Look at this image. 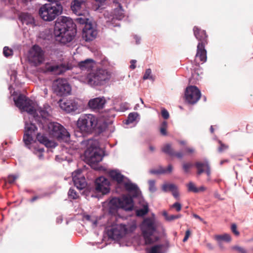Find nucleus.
I'll list each match as a JSON object with an SVG mask.
<instances>
[{
  "label": "nucleus",
  "mask_w": 253,
  "mask_h": 253,
  "mask_svg": "<svg viewBox=\"0 0 253 253\" xmlns=\"http://www.w3.org/2000/svg\"><path fill=\"white\" fill-rule=\"evenodd\" d=\"M110 119L99 120L95 115L87 114L82 115L77 121V131L82 135L91 134L93 131L101 133L113 123L115 115Z\"/></svg>",
  "instance_id": "obj_1"
},
{
  "label": "nucleus",
  "mask_w": 253,
  "mask_h": 253,
  "mask_svg": "<svg viewBox=\"0 0 253 253\" xmlns=\"http://www.w3.org/2000/svg\"><path fill=\"white\" fill-rule=\"evenodd\" d=\"M77 33L76 24L71 18L61 16L55 21L53 34L55 40L60 43L66 44L70 42Z\"/></svg>",
  "instance_id": "obj_2"
},
{
  "label": "nucleus",
  "mask_w": 253,
  "mask_h": 253,
  "mask_svg": "<svg viewBox=\"0 0 253 253\" xmlns=\"http://www.w3.org/2000/svg\"><path fill=\"white\" fill-rule=\"evenodd\" d=\"M81 144H84L86 146L84 153V162L95 170H105V168L99 164L106 155L105 150L101 148L99 141L88 139L82 141Z\"/></svg>",
  "instance_id": "obj_3"
},
{
  "label": "nucleus",
  "mask_w": 253,
  "mask_h": 253,
  "mask_svg": "<svg viewBox=\"0 0 253 253\" xmlns=\"http://www.w3.org/2000/svg\"><path fill=\"white\" fill-rule=\"evenodd\" d=\"M132 200L126 196L121 197H112L108 202V213L111 216H116L118 214L120 209L126 211H131L134 210V207L131 205Z\"/></svg>",
  "instance_id": "obj_4"
},
{
  "label": "nucleus",
  "mask_w": 253,
  "mask_h": 253,
  "mask_svg": "<svg viewBox=\"0 0 253 253\" xmlns=\"http://www.w3.org/2000/svg\"><path fill=\"white\" fill-rule=\"evenodd\" d=\"M61 3H46L42 5L39 10V14L45 21L50 22L61 15L63 12Z\"/></svg>",
  "instance_id": "obj_5"
},
{
  "label": "nucleus",
  "mask_w": 253,
  "mask_h": 253,
  "mask_svg": "<svg viewBox=\"0 0 253 253\" xmlns=\"http://www.w3.org/2000/svg\"><path fill=\"white\" fill-rule=\"evenodd\" d=\"M137 225L134 221L127 222L126 224H115L111 227L108 235L113 240L119 241L126 235L133 233Z\"/></svg>",
  "instance_id": "obj_6"
},
{
  "label": "nucleus",
  "mask_w": 253,
  "mask_h": 253,
  "mask_svg": "<svg viewBox=\"0 0 253 253\" xmlns=\"http://www.w3.org/2000/svg\"><path fill=\"white\" fill-rule=\"evenodd\" d=\"M142 234L146 245H151L159 240L158 236H155L154 239L152 236L156 231L157 227L154 220L150 217L144 219L140 225Z\"/></svg>",
  "instance_id": "obj_7"
},
{
  "label": "nucleus",
  "mask_w": 253,
  "mask_h": 253,
  "mask_svg": "<svg viewBox=\"0 0 253 253\" xmlns=\"http://www.w3.org/2000/svg\"><path fill=\"white\" fill-rule=\"evenodd\" d=\"M13 101L15 105L17 107L21 110L31 115L36 121L41 123L40 121V118L33 105L32 100L25 95L20 93L17 97H13Z\"/></svg>",
  "instance_id": "obj_8"
},
{
  "label": "nucleus",
  "mask_w": 253,
  "mask_h": 253,
  "mask_svg": "<svg viewBox=\"0 0 253 253\" xmlns=\"http://www.w3.org/2000/svg\"><path fill=\"white\" fill-rule=\"evenodd\" d=\"M111 78V74L107 70L97 68L94 72L88 74L86 77L87 84L91 86L105 84Z\"/></svg>",
  "instance_id": "obj_9"
},
{
  "label": "nucleus",
  "mask_w": 253,
  "mask_h": 253,
  "mask_svg": "<svg viewBox=\"0 0 253 253\" xmlns=\"http://www.w3.org/2000/svg\"><path fill=\"white\" fill-rule=\"evenodd\" d=\"M193 32L195 38L199 41L195 56L199 57L201 61L205 62L207 59L205 45L207 43L208 35L205 30H202L197 26L194 27Z\"/></svg>",
  "instance_id": "obj_10"
},
{
  "label": "nucleus",
  "mask_w": 253,
  "mask_h": 253,
  "mask_svg": "<svg viewBox=\"0 0 253 253\" xmlns=\"http://www.w3.org/2000/svg\"><path fill=\"white\" fill-rule=\"evenodd\" d=\"M49 132L58 141H66L70 137V134L61 124L57 122H50L48 125Z\"/></svg>",
  "instance_id": "obj_11"
},
{
  "label": "nucleus",
  "mask_w": 253,
  "mask_h": 253,
  "mask_svg": "<svg viewBox=\"0 0 253 253\" xmlns=\"http://www.w3.org/2000/svg\"><path fill=\"white\" fill-rule=\"evenodd\" d=\"M126 181H124L122 185H124L125 190L128 192V194L123 195L122 196H126L128 198H131L132 201L130 203L131 205L135 207L134 199H139L143 197L142 192L138 186V185L133 183L128 178H126Z\"/></svg>",
  "instance_id": "obj_12"
},
{
  "label": "nucleus",
  "mask_w": 253,
  "mask_h": 253,
  "mask_svg": "<svg viewBox=\"0 0 253 253\" xmlns=\"http://www.w3.org/2000/svg\"><path fill=\"white\" fill-rule=\"evenodd\" d=\"M52 88L54 92L59 96L69 95L72 91L70 84L65 79L56 80L53 84Z\"/></svg>",
  "instance_id": "obj_13"
},
{
  "label": "nucleus",
  "mask_w": 253,
  "mask_h": 253,
  "mask_svg": "<svg viewBox=\"0 0 253 253\" xmlns=\"http://www.w3.org/2000/svg\"><path fill=\"white\" fill-rule=\"evenodd\" d=\"M73 69L72 64L61 63L58 65L53 64L50 62H46L44 66L45 72L54 75H60L66 71Z\"/></svg>",
  "instance_id": "obj_14"
},
{
  "label": "nucleus",
  "mask_w": 253,
  "mask_h": 253,
  "mask_svg": "<svg viewBox=\"0 0 253 253\" xmlns=\"http://www.w3.org/2000/svg\"><path fill=\"white\" fill-rule=\"evenodd\" d=\"M44 51L38 44L34 45L29 52V61L39 65L42 63L44 60Z\"/></svg>",
  "instance_id": "obj_15"
},
{
  "label": "nucleus",
  "mask_w": 253,
  "mask_h": 253,
  "mask_svg": "<svg viewBox=\"0 0 253 253\" xmlns=\"http://www.w3.org/2000/svg\"><path fill=\"white\" fill-rule=\"evenodd\" d=\"M184 95L186 102L188 104H194L201 98V92L197 86L190 85L186 88Z\"/></svg>",
  "instance_id": "obj_16"
},
{
  "label": "nucleus",
  "mask_w": 253,
  "mask_h": 253,
  "mask_svg": "<svg viewBox=\"0 0 253 253\" xmlns=\"http://www.w3.org/2000/svg\"><path fill=\"white\" fill-rule=\"evenodd\" d=\"M25 131L23 140L27 148H30V144L34 140L33 134L37 130L38 128L35 124L33 123L25 122Z\"/></svg>",
  "instance_id": "obj_17"
},
{
  "label": "nucleus",
  "mask_w": 253,
  "mask_h": 253,
  "mask_svg": "<svg viewBox=\"0 0 253 253\" xmlns=\"http://www.w3.org/2000/svg\"><path fill=\"white\" fill-rule=\"evenodd\" d=\"M109 184L108 180L105 177L99 176L95 180L94 190L95 192L101 193L103 195L107 194L110 192V188L108 186Z\"/></svg>",
  "instance_id": "obj_18"
},
{
  "label": "nucleus",
  "mask_w": 253,
  "mask_h": 253,
  "mask_svg": "<svg viewBox=\"0 0 253 253\" xmlns=\"http://www.w3.org/2000/svg\"><path fill=\"white\" fill-rule=\"evenodd\" d=\"M60 108L68 113L77 114L79 113V105L75 99H67L64 101H60Z\"/></svg>",
  "instance_id": "obj_19"
},
{
  "label": "nucleus",
  "mask_w": 253,
  "mask_h": 253,
  "mask_svg": "<svg viewBox=\"0 0 253 253\" xmlns=\"http://www.w3.org/2000/svg\"><path fill=\"white\" fill-rule=\"evenodd\" d=\"M97 34L96 30L93 27L92 23L86 24L83 29L82 37L85 42H88L95 39Z\"/></svg>",
  "instance_id": "obj_20"
},
{
  "label": "nucleus",
  "mask_w": 253,
  "mask_h": 253,
  "mask_svg": "<svg viewBox=\"0 0 253 253\" xmlns=\"http://www.w3.org/2000/svg\"><path fill=\"white\" fill-rule=\"evenodd\" d=\"M118 4V7L114 8L112 13V24L114 27H120V23L119 22L115 23V21H121L125 17L124 10L121 3L117 2Z\"/></svg>",
  "instance_id": "obj_21"
},
{
  "label": "nucleus",
  "mask_w": 253,
  "mask_h": 253,
  "mask_svg": "<svg viewBox=\"0 0 253 253\" xmlns=\"http://www.w3.org/2000/svg\"><path fill=\"white\" fill-rule=\"evenodd\" d=\"M106 101L104 97H98L91 99L87 103L88 107L92 110H100L104 107Z\"/></svg>",
  "instance_id": "obj_22"
},
{
  "label": "nucleus",
  "mask_w": 253,
  "mask_h": 253,
  "mask_svg": "<svg viewBox=\"0 0 253 253\" xmlns=\"http://www.w3.org/2000/svg\"><path fill=\"white\" fill-rule=\"evenodd\" d=\"M169 241L165 244H157L146 249L147 253H166L169 248Z\"/></svg>",
  "instance_id": "obj_23"
},
{
  "label": "nucleus",
  "mask_w": 253,
  "mask_h": 253,
  "mask_svg": "<svg viewBox=\"0 0 253 253\" xmlns=\"http://www.w3.org/2000/svg\"><path fill=\"white\" fill-rule=\"evenodd\" d=\"M138 204L141 208L135 209V214L137 217H143L149 212L148 203L145 200L143 197L138 199Z\"/></svg>",
  "instance_id": "obj_24"
},
{
  "label": "nucleus",
  "mask_w": 253,
  "mask_h": 253,
  "mask_svg": "<svg viewBox=\"0 0 253 253\" xmlns=\"http://www.w3.org/2000/svg\"><path fill=\"white\" fill-rule=\"evenodd\" d=\"M196 67L192 70L191 77L189 79V83L191 84H196L197 82L202 79L203 69L200 66L199 63H196Z\"/></svg>",
  "instance_id": "obj_25"
},
{
  "label": "nucleus",
  "mask_w": 253,
  "mask_h": 253,
  "mask_svg": "<svg viewBox=\"0 0 253 253\" xmlns=\"http://www.w3.org/2000/svg\"><path fill=\"white\" fill-rule=\"evenodd\" d=\"M109 175L114 181L118 184L122 185L127 177L122 174L119 169H112L109 172Z\"/></svg>",
  "instance_id": "obj_26"
},
{
  "label": "nucleus",
  "mask_w": 253,
  "mask_h": 253,
  "mask_svg": "<svg viewBox=\"0 0 253 253\" xmlns=\"http://www.w3.org/2000/svg\"><path fill=\"white\" fill-rule=\"evenodd\" d=\"M18 19L23 25H33L35 24L34 17L28 12H22L18 15Z\"/></svg>",
  "instance_id": "obj_27"
},
{
  "label": "nucleus",
  "mask_w": 253,
  "mask_h": 253,
  "mask_svg": "<svg viewBox=\"0 0 253 253\" xmlns=\"http://www.w3.org/2000/svg\"><path fill=\"white\" fill-rule=\"evenodd\" d=\"M81 194L84 196L86 199L91 198H99V195L95 193L93 186L87 185L81 192Z\"/></svg>",
  "instance_id": "obj_28"
},
{
  "label": "nucleus",
  "mask_w": 253,
  "mask_h": 253,
  "mask_svg": "<svg viewBox=\"0 0 253 253\" xmlns=\"http://www.w3.org/2000/svg\"><path fill=\"white\" fill-rule=\"evenodd\" d=\"M95 61L90 58H87L78 63V66L82 71H89L93 67Z\"/></svg>",
  "instance_id": "obj_29"
},
{
  "label": "nucleus",
  "mask_w": 253,
  "mask_h": 253,
  "mask_svg": "<svg viewBox=\"0 0 253 253\" xmlns=\"http://www.w3.org/2000/svg\"><path fill=\"white\" fill-rule=\"evenodd\" d=\"M173 167L171 164L168 166L167 169H164L162 167H160L159 169H152L149 170V173L152 174H161L170 173L172 172Z\"/></svg>",
  "instance_id": "obj_30"
},
{
  "label": "nucleus",
  "mask_w": 253,
  "mask_h": 253,
  "mask_svg": "<svg viewBox=\"0 0 253 253\" xmlns=\"http://www.w3.org/2000/svg\"><path fill=\"white\" fill-rule=\"evenodd\" d=\"M73 181L74 185L77 189L80 190H82L87 186L84 177L80 178H75V180Z\"/></svg>",
  "instance_id": "obj_31"
},
{
  "label": "nucleus",
  "mask_w": 253,
  "mask_h": 253,
  "mask_svg": "<svg viewBox=\"0 0 253 253\" xmlns=\"http://www.w3.org/2000/svg\"><path fill=\"white\" fill-rule=\"evenodd\" d=\"M82 2L79 0H74L71 5V9L73 12L78 15H81L82 14L79 12V10L81 8Z\"/></svg>",
  "instance_id": "obj_32"
},
{
  "label": "nucleus",
  "mask_w": 253,
  "mask_h": 253,
  "mask_svg": "<svg viewBox=\"0 0 253 253\" xmlns=\"http://www.w3.org/2000/svg\"><path fill=\"white\" fill-rule=\"evenodd\" d=\"M208 160L205 159L204 162H197L194 164V166L197 169V173L198 175H200L205 172L204 168H206V164L208 163Z\"/></svg>",
  "instance_id": "obj_33"
},
{
  "label": "nucleus",
  "mask_w": 253,
  "mask_h": 253,
  "mask_svg": "<svg viewBox=\"0 0 253 253\" xmlns=\"http://www.w3.org/2000/svg\"><path fill=\"white\" fill-rule=\"evenodd\" d=\"M40 113V116L39 115V116L40 118V121L41 123L38 122L34 119V121L39 125L40 126H41V127H44V123L42 122V121H45L46 118L49 116V113L46 110L42 109L40 110L39 111ZM34 119H35L34 118Z\"/></svg>",
  "instance_id": "obj_34"
},
{
  "label": "nucleus",
  "mask_w": 253,
  "mask_h": 253,
  "mask_svg": "<svg viewBox=\"0 0 253 253\" xmlns=\"http://www.w3.org/2000/svg\"><path fill=\"white\" fill-rule=\"evenodd\" d=\"M30 150H33V153L35 154H37V152H40V153H42L44 151V149L43 147H41L37 142L36 140H34L32 144H30V148H28Z\"/></svg>",
  "instance_id": "obj_35"
},
{
  "label": "nucleus",
  "mask_w": 253,
  "mask_h": 253,
  "mask_svg": "<svg viewBox=\"0 0 253 253\" xmlns=\"http://www.w3.org/2000/svg\"><path fill=\"white\" fill-rule=\"evenodd\" d=\"M215 239L217 241H225L226 242H230L231 241V237L230 234L224 233L222 235H216L215 236Z\"/></svg>",
  "instance_id": "obj_36"
},
{
  "label": "nucleus",
  "mask_w": 253,
  "mask_h": 253,
  "mask_svg": "<svg viewBox=\"0 0 253 253\" xmlns=\"http://www.w3.org/2000/svg\"><path fill=\"white\" fill-rule=\"evenodd\" d=\"M163 215L164 216L165 219L168 221H171L175 219L179 218L182 217V215L181 214H178L177 215H169L168 213L166 211H163Z\"/></svg>",
  "instance_id": "obj_37"
},
{
  "label": "nucleus",
  "mask_w": 253,
  "mask_h": 253,
  "mask_svg": "<svg viewBox=\"0 0 253 253\" xmlns=\"http://www.w3.org/2000/svg\"><path fill=\"white\" fill-rule=\"evenodd\" d=\"M162 151L170 157H173L174 151L172 149L170 144L167 143L164 145L162 148Z\"/></svg>",
  "instance_id": "obj_38"
},
{
  "label": "nucleus",
  "mask_w": 253,
  "mask_h": 253,
  "mask_svg": "<svg viewBox=\"0 0 253 253\" xmlns=\"http://www.w3.org/2000/svg\"><path fill=\"white\" fill-rule=\"evenodd\" d=\"M138 116L139 114L137 112L130 113L128 115L127 119L126 120L125 124L126 125H129V124L133 123L136 120L137 117Z\"/></svg>",
  "instance_id": "obj_39"
},
{
  "label": "nucleus",
  "mask_w": 253,
  "mask_h": 253,
  "mask_svg": "<svg viewBox=\"0 0 253 253\" xmlns=\"http://www.w3.org/2000/svg\"><path fill=\"white\" fill-rule=\"evenodd\" d=\"M176 189H177V186L173 183H166L163 184L162 186V190L165 192H167L169 191L171 192Z\"/></svg>",
  "instance_id": "obj_40"
},
{
  "label": "nucleus",
  "mask_w": 253,
  "mask_h": 253,
  "mask_svg": "<svg viewBox=\"0 0 253 253\" xmlns=\"http://www.w3.org/2000/svg\"><path fill=\"white\" fill-rule=\"evenodd\" d=\"M47 136L44 134H41V133L39 132L36 135V141H38L40 144H44V143L45 142V141L46 140V139H47Z\"/></svg>",
  "instance_id": "obj_41"
},
{
  "label": "nucleus",
  "mask_w": 253,
  "mask_h": 253,
  "mask_svg": "<svg viewBox=\"0 0 253 253\" xmlns=\"http://www.w3.org/2000/svg\"><path fill=\"white\" fill-rule=\"evenodd\" d=\"M68 196L70 199L76 200L79 198V196L76 190L73 188H70L68 192Z\"/></svg>",
  "instance_id": "obj_42"
},
{
  "label": "nucleus",
  "mask_w": 253,
  "mask_h": 253,
  "mask_svg": "<svg viewBox=\"0 0 253 253\" xmlns=\"http://www.w3.org/2000/svg\"><path fill=\"white\" fill-rule=\"evenodd\" d=\"M167 127H168V123L166 121H163L160 127V131L162 135L166 136L167 135Z\"/></svg>",
  "instance_id": "obj_43"
},
{
  "label": "nucleus",
  "mask_w": 253,
  "mask_h": 253,
  "mask_svg": "<svg viewBox=\"0 0 253 253\" xmlns=\"http://www.w3.org/2000/svg\"><path fill=\"white\" fill-rule=\"evenodd\" d=\"M186 186L188 192H193L195 193H199L198 187L196 186V185L194 184L193 182L190 181L187 184Z\"/></svg>",
  "instance_id": "obj_44"
},
{
  "label": "nucleus",
  "mask_w": 253,
  "mask_h": 253,
  "mask_svg": "<svg viewBox=\"0 0 253 253\" xmlns=\"http://www.w3.org/2000/svg\"><path fill=\"white\" fill-rule=\"evenodd\" d=\"M83 170L81 169H78L74 171L72 173L73 181L75 180V178H80L84 177L81 175Z\"/></svg>",
  "instance_id": "obj_45"
},
{
  "label": "nucleus",
  "mask_w": 253,
  "mask_h": 253,
  "mask_svg": "<svg viewBox=\"0 0 253 253\" xmlns=\"http://www.w3.org/2000/svg\"><path fill=\"white\" fill-rule=\"evenodd\" d=\"M43 145L47 148H54L57 146V143L47 138Z\"/></svg>",
  "instance_id": "obj_46"
},
{
  "label": "nucleus",
  "mask_w": 253,
  "mask_h": 253,
  "mask_svg": "<svg viewBox=\"0 0 253 253\" xmlns=\"http://www.w3.org/2000/svg\"><path fill=\"white\" fill-rule=\"evenodd\" d=\"M75 20L77 23L81 25H84V26H85L86 24L92 23L89 19L87 18L79 17L77 18Z\"/></svg>",
  "instance_id": "obj_47"
},
{
  "label": "nucleus",
  "mask_w": 253,
  "mask_h": 253,
  "mask_svg": "<svg viewBox=\"0 0 253 253\" xmlns=\"http://www.w3.org/2000/svg\"><path fill=\"white\" fill-rule=\"evenodd\" d=\"M155 182L156 181L155 180H149L148 181L149 190L151 193H154L157 190V188L155 186Z\"/></svg>",
  "instance_id": "obj_48"
},
{
  "label": "nucleus",
  "mask_w": 253,
  "mask_h": 253,
  "mask_svg": "<svg viewBox=\"0 0 253 253\" xmlns=\"http://www.w3.org/2000/svg\"><path fill=\"white\" fill-rule=\"evenodd\" d=\"M13 50L8 46H4L3 49V54L5 57H8L13 55Z\"/></svg>",
  "instance_id": "obj_49"
},
{
  "label": "nucleus",
  "mask_w": 253,
  "mask_h": 253,
  "mask_svg": "<svg viewBox=\"0 0 253 253\" xmlns=\"http://www.w3.org/2000/svg\"><path fill=\"white\" fill-rule=\"evenodd\" d=\"M231 249L233 251H237L239 253H248V251L245 248L238 245L232 246Z\"/></svg>",
  "instance_id": "obj_50"
},
{
  "label": "nucleus",
  "mask_w": 253,
  "mask_h": 253,
  "mask_svg": "<svg viewBox=\"0 0 253 253\" xmlns=\"http://www.w3.org/2000/svg\"><path fill=\"white\" fill-rule=\"evenodd\" d=\"M151 70L150 68L147 69L145 70V73L143 76V79L144 80H146L148 79H152V76H151Z\"/></svg>",
  "instance_id": "obj_51"
},
{
  "label": "nucleus",
  "mask_w": 253,
  "mask_h": 253,
  "mask_svg": "<svg viewBox=\"0 0 253 253\" xmlns=\"http://www.w3.org/2000/svg\"><path fill=\"white\" fill-rule=\"evenodd\" d=\"M161 115L165 120H167L169 117V114L168 111L165 108H162Z\"/></svg>",
  "instance_id": "obj_52"
},
{
  "label": "nucleus",
  "mask_w": 253,
  "mask_h": 253,
  "mask_svg": "<svg viewBox=\"0 0 253 253\" xmlns=\"http://www.w3.org/2000/svg\"><path fill=\"white\" fill-rule=\"evenodd\" d=\"M193 166L192 164L191 163H184L182 165V169L185 173H188L190 170V169L192 168Z\"/></svg>",
  "instance_id": "obj_53"
},
{
  "label": "nucleus",
  "mask_w": 253,
  "mask_h": 253,
  "mask_svg": "<svg viewBox=\"0 0 253 253\" xmlns=\"http://www.w3.org/2000/svg\"><path fill=\"white\" fill-rule=\"evenodd\" d=\"M18 176L16 175H9L6 179V182L12 184L14 182Z\"/></svg>",
  "instance_id": "obj_54"
},
{
  "label": "nucleus",
  "mask_w": 253,
  "mask_h": 253,
  "mask_svg": "<svg viewBox=\"0 0 253 253\" xmlns=\"http://www.w3.org/2000/svg\"><path fill=\"white\" fill-rule=\"evenodd\" d=\"M170 207H171V208L175 209V210L177 211H179L181 210L182 205L179 202H176L174 203H173L171 206Z\"/></svg>",
  "instance_id": "obj_55"
},
{
  "label": "nucleus",
  "mask_w": 253,
  "mask_h": 253,
  "mask_svg": "<svg viewBox=\"0 0 253 253\" xmlns=\"http://www.w3.org/2000/svg\"><path fill=\"white\" fill-rule=\"evenodd\" d=\"M231 230L235 235L237 236L239 235L240 232L238 231L237 225L235 223H232L231 224Z\"/></svg>",
  "instance_id": "obj_56"
},
{
  "label": "nucleus",
  "mask_w": 253,
  "mask_h": 253,
  "mask_svg": "<svg viewBox=\"0 0 253 253\" xmlns=\"http://www.w3.org/2000/svg\"><path fill=\"white\" fill-rule=\"evenodd\" d=\"M218 142L220 144V146L218 149L219 152H222L224 150L228 149V146L222 143L220 140H218Z\"/></svg>",
  "instance_id": "obj_57"
},
{
  "label": "nucleus",
  "mask_w": 253,
  "mask_h": 253,
  "mask_svg": "<svg viewBox=\"0 0 253 253\" xmlns=\"http://www.w3.org/2000/svg\"><path fill=\"white\" fill-rule=\"evenodd\" d=\"M190 234H191V231L189 229H188L186 231L185 233V236L182 240L183 242H185L187 241V240L188 239V238L190 235Z\"/></svg>",
  "instance_id": "obj_58"
},
{
  "label": "nucleus",
  "mask_w": 253,
  "mask_h": 253,
  "mask_svg": "<svg viewBox=\"0 0 253 253\" xmlns=\"http://www.w3.org/2000/svg\"><path fill=\"white\" fill-rule=\"evenodd\" d=\"M205 168L206 169L205 170V172H206L208 176H210L211 173V168L209 163L206 164V167Z\"/></svg>",
  "instance_id": "obj_59"
},
{
  "label": "nucleus",
  "mask_w": 253,
  "mask_h": 253,
  "mask_svg": "<svg viewBox=\"0 0 253 253\" xmlns=\"http://www.w3.org/2000/svg\"><path fill=\"white\" fill-rule=\"evenodd\" d=\"M184 154L182 152H173V157H176L178 159H182L183 157Z\"/></svg>",
  "instance_id": "obj_60"
},
{
  "label": "nucleus",
  "mask_w": 253,
  "mask_h": 253,
  "mask_svg": "<svg viewBox=\"0 0 253 253\" xmlns=\"http://www.w3.org/2000/svg\"><path fill=\"white\" fill-rule=\"evenodd\" d=\"M17 72L16 71H12V73L10 75V79L11 80H13L14 81H15L16 78H17Z\"/></svg>",
  "instance_id": "obj_61"
},
{
  "label": "nucleus",
  "mask_w": 253,
  "mask_h": 253,
  "mask_svg": "<svg viewBox=\"0 0 253 253\" xmlns=\"http://www.w3.org/2000/svg\"><path fill=\"white\" fill-rule=\"evenodd\" d=\"M172 195L174 197V198L177 199L179 198V192L178 191V188L176 190H174L173 191H171Z\"/></svg>",
  "instance_id": "obj_62"
},
{
  "label": "nucleus",
  "mask_w": 253,
  "mask_h": 253,
  "mask_svg": "<svg viewBox=\"0 0 253 253\" xmlns=\"http://www.w3.org/2000/svg\"><path fill=\"white\" fill-rule=\"evenodd\" d=\"M130 65L129 68L131 69H134L136 68L135 63H136V60L134 59H132L130 60Z\"/></svg>",
  "instance_id": "obj_63"
},
{
  "label": "nucleus",
  "mask_w": 253,
  "mask_h": 253,
  "mask_svg": "<svg viewBox=\"0 0 253 253\" xmlns=\"http://www.w3.org/2000/svg\"><path fill=\"white\" fill-rule=\"evenodd\" d=\"M184 151L186 153H193L194 152V149L193 148L185 147Z\"/></svg>",
  "instance_id": "obj_64"
}]
</instances>
